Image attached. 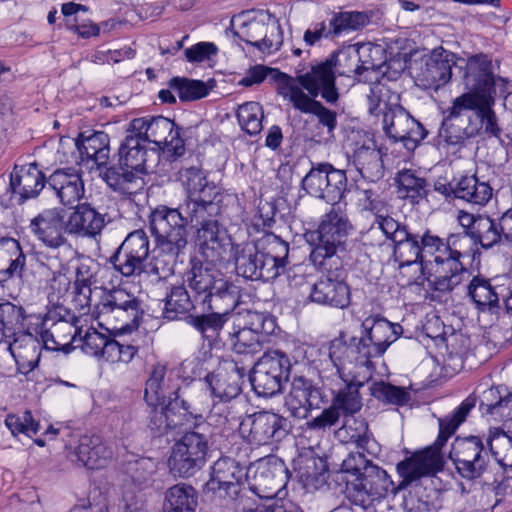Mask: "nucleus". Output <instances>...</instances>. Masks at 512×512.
Segmentation results:
<instances>
[{"mask_svg": "<svg viewBox=\"0 0 512 512\" xmlns=\"http://www.w3.org/2000/svg\"><path fill=\"white\" fill-rule=\"evenodd\" d=\"M25 318V309L22 306L11 302L0 303V330L6 338L14 337V341L9 347L13 356H15V349L23 348L24 353H28L30 350L37 353L40 350V342L31 333L16 337L24 330Z\"/></svg>", "mask_w": 512, "mask_h": 512, "instance_id": "c756f323", "label": "nucleus"}, {"mask_svg": "<svg viewBox=\"0 0 512 512\" xmlns=\"http://www.w3.org/2000/svg\"><path fill=\"white\" fill-rule=\"evenodd\" d=\"M353 230L348 215L338 208H332L320 217L315 229L304 234L310 246L309 260L317 270L326 274L311 286V302L336 309H345L350 305L351 289L341 274Z\"/></svg>", "mask_w": 512, "mask_h": 512, "instance_id": "f03ea898", "label": "nucleus"}, {"mask_svg": "<svg viewBox=\"0 0 512 512\" xmlns=\"http://www.w3.org/2000/svg\"><path fill=\"white\" fill-rule=\"evenodd\" d=\"M336 72L328 58L311 67V70L296 76V81L306 90L310 97L318 95L329 104H335L339 99L336 87Z\"/></svg>", "mask_w": 512, "mask_h": 512, "instance_id": "7c9ffc66", "label": "nucleus"}, {"mask_svg": "<svg viewBox=\"0 0 512 512\" xmlns=\"http://www.w3.org/2000/svg\"><path fill=\"white\" fill-rule=\"evenodd\" d=\"M47 185L64 206L78 203L85 192L82 171L75 167L56 169L48 177Z\"/></svg>", "mask_w": 512, "mask_h": 512, "instance_id": "f704fd0d", "label": "nucleus"}, {"mask_svg": "<svg viewBox=\"0 0 512 512\" xmlns=\"http://www.w3.org/2000/svg\"><path fill=\"white\" fill-rule=\"evenodd\" d=\"M198 506L197 490L187 484H176L164 494L163 512H195Z\"/></svg>", "mask_w": 512, "mask_h": 512, "instance_id": "3c124183", "label": "nucleus"}, {"mask_svg": "<svg viewBox=\"0 0 512 512\" xmlns=\"http://www.w3.org/2000/svg\"><path fill=\"white\" fill-rule=\"evenodd\" d=\"M5 425L14 436L25 434L31 437L36 435L41 429L40 422L33 418L29 410L24 411L21 416L15 414L7 415Z\"/></svg>", "mask_w": 512, "mask_h": 512, "instance_id": "774afa93", "label": "nucleus"}, {"mask_svg": "<svg viewBox=\"0 0 512 512\" xmlns=\"http://www.w3.org/2000/svg\"><path fill=\"white\" fill-rule=\"evenodd\" d=\"M421 477L418 483L413 485L403 499V508L406 512H434L442 506V492L432 487V479Z\"/></svg>", "mask_w": 512, "mask_h": 512, "instance_id": "ea45409f", "label": "nucleus"}, {"mask_svg": "<svg viewBox=\"0 0 512 512\" xmlns=\"http://www.w3.org/2000/svg\"><path fill=\"white\" fill-rule=\"evenodd\" d=\"M328 60L331 62L337 76L351 77L357 76L359 79L364 73L369 71H376L379 64L375 61H361V50L356 49V45L344 46L341 49L333 52Z\"/></svg>", "mask_w": 512, "mask_h": 512, "instance_id": "a19ab883", "label": "nucleus"}, {"mask_svg": "<svg viewBox=\"0 0 512 512\" xmlns=\"http://www.w3.org/2000/svg\"><path fill=\"white\" fill-rule=\"evenodd\" d=\"M261 343L259 335L241 325H234L232 331L226 334L222 342L223 345H228L237 354L257 353L261 350Z\"/></svg>", "mask_w": 512, "mask_h": 512, "instance_id": "4d7b16f0", "label": "nucleus"}, {"mask_svg": "<svg viewBox=\"0 0 512 512\" xmlns=\"http://www.w3.org/2000/svg\"><path fill=\"white\" fill-rule=\"evenodd\" d=\"M276 84L277 93L282 96L284 99H288L293 107L301 111L304 105L311 98L309 95L304 93L303 88L296 85L294 79L290 75L281 72L277 69L273 79L271 80Z\"/></svg>", "mask_w": 512, "mask_h": 512, "instance_id": "13d9d810", "label": "nucleus"}, {"mask_svg": "<svg viewBox=\"0 0 512 512\" xmlns=\"http://www.w3.org/2000/svg\"><path fill=\"white\" fill-rule=\"evenodd\" d=\"M248 472L235 459L220 457L211 467L210 479L204 486V492L237 501L241 497L245 482L248 481Z\"/></svg>", "mask_w": 512, "mask_h": 512, "instance_id": "6ab92c4d", "label": "nucleus"}, {"mask_svg": "<svg viewBox=\"0 0 512 512\" xmlns=\"http://www.w3.org/2000/svg\"><path fill=\"white\" fill-rule=\"evenodd\" d=\"M467 294L476 308L482 312L499 307L498 293L490 280L484 276L477 275L472 278L467 287Z\"/></svg>", "mask_w": 512, "mask_h": 512, "instance_id": "6e6d98bb", "label": "nucleus"}, {"mask_svg": "<svg viewBox=\"0 0 512 512\" xmlns=\"http://www.w3.org/2000/svg\"><path fill=\"white\" fill-rule=\"evenodd\" d=\"M198 304L194 301L193 294L190 295L183 284L171 285L167 288L164 298L162 317L168 321L184 319L188 323V317Z\"/></svg>", "mask_w": 512, "mask_h": 512, "instance_id": "c03bdc74", "label": "nucleus"}, {"mask_svg": "<svg viewBox=\"0 0 512 512\" xmlns=\"http://www.w3.org/2000/svg\"><path fill=\"white\" fill-rule=\"evenodd\" d=\"M349 160L363 179L375 182L384 176V164L380 149L373 138L363 135L353 143Z\"/></svg>", "mask_w": 512, "mask_h": 512, "instance_id": "72a5a7b5", "label": "nucleus"}, {"mask_svg": "<svg viewBox=\"0 0 512 512\" xmlns=\"http://www.w3.org/2000/svg\"><path fill=\"white\" fill-rule=\"evenodd\" d=\"M473 105L472 99L463 93L456 97L451 107L444 112L439 135L448 145H461L465 140L479 136V128L471 124V117L468 118L466 126H463L464 120L461 118V113Z\"/></svg>", "mask_w": 512, "mask_h": 512, "instance_id": "c85d7f7f", "label": "nucleus"}, {"mask_svg": "<svg viewBox=\"0 0 512 512\" xmlns=\"http://www.w3.org/2000/svg\"><path fill=\"white\" fill-rule=\"evenodd\" d=\"M146 155V143L129 127L118 150V163L101 173L103 180L122 195L137 194L144 186Z\"/></svg>", "mask_w": 512, "mask_h": 512, "instance_id": "0eeeda50", "label": "nucleus"}, {"mask_svg": "<svg viewBox=\"0 0 512 512\" xmlns=\"http://www.w3.org/2000/svg\"><path fill=\"white\" fill-rule=\"evenodd\" d=\"M45 174L37 163L15 165L10 174V188L20 196L21 202L35 198L47 184Z\"/></svg>", "mask_w": 512, "mask_h": 512, "instance_id": "4c0bfd02", "label": "nucleus"}, {"mask_svg": "<svg viewBox=\"0 0 512 512\" xmlns=\"http://www.w3.org/2000/svg\"><path fill=\"white\" fill-rule=\"evenodd\" d=\"M26 267V255L18 240L0 238V284L13 278H22Z\"/></svg>", "mask_w": 512, "mask_h": 512, "instance_id": "37998d69", "label": "nucleus"}, {"mask_svg": "<svg viewBox=\"0 0 512 512\" xmlns=\"http://www.w3.org/2000/svg\"><path fill=\"white\" fill-rule=\"evenodd\" d=\"M291 361L280 350L265 352L249 370V380L254 392L263 398H271L284 390L291 374Z\"/></svg>", "mask_w": 512, "mask_h": 512, "instance_id": "f8f14e48", "label": "nucleus"}, {"mask_svg": "<svg viewBox=\"0 0 512 512\" xmlns=\"http://www.w3.org/2000/svg\"><path fill=\"white\" fill-rule=\"evenodd\" d=\"M239 431L251 445L261 446L281 441L289 432L288 420L274 412L260 411L247 415Z\"/></svg>", "mask_w": 512, "mask_h": 512, "instance_id": "412c9836", "label": "nucleus"}, {"mask_svg": "<svg viewBox=\"0 0 512 512\" xmlns=\"http://www.w3.org/2000/svg\"><path fill=\"white\" fill-rule=\"evenodd\" d=\"M329 402L330 395L323 387L305 376L293 377L285 398V406L298 419H307L312 410H323Z\"/></svg>", "mask_w": 512, "mask_h": 512, "instance_id": "4be33fe9", "label": "nucleus"}, {"mask_svg": "<svg viewBox=\"0 0 512 512\" xmlns=\"http://www.w3.org/2000/svg\"><path fill=\"white\" fill-rule=\"evenodd\" d=\"M110 138L104 131L86 130L79 134L76 146L82 161L93 160L98 167L106 165L110 154Z\"/></svg>", "mask_w": 512, "mask_h": 512, "instance_id": "a18cd8bd", "label": "nucleus"}, {"mask_svg": "<svg viewBox=\"0 0 512 512\" xmlns=\"http://www.w3.org/2000/svg\"><path fill=\"white\" fill-rule=\"evenodd\" d=\"M363 341L357 336L344 340L341 335L339 338H335L329 344L328 348V361L334 368L333 375L337 376V379H346L351 377L350 371L346 372L347 365H355L356 367H364L369 372V377L375 365L370 359L369 355L365 350Z\"/></svg>", "mask_w": 512, "mask_h": 512, "instance_id": "5701e85b", "label": "nucleus"}, {"mask_svg": "<svg viewBox=\"0 0 512 512\" xmlns=\"http://www.w3.org/2000/svg\"><path fill=\"white\" fill-rule=\"evenodd\" d=\"M383 129L393 142H402L403 146L414 151L423 141L428 131L402 106L395 105L384 112Z\"/></svg>", "mask_w": 512, "mask_h": 512, "instance_id": "b1692460", "label": "nucleus"}, {"mask_svg": "<svg viewBox=\"0 0 512 512\" xmlns=\"http://www.w3.org/2000/svg\"><path fill=\"white\" fill-rule=\"evenodd\" d=\"M237 119L241 128L249 135H257L262 130L263 109L258 102L250 101L239 106Z\"/></svg>", "mask_w": 512, "mask_h": 512, "instance_id": "e2e57ef3", "label": "nucleus"}, {"mask_svg": "<svg viewBox=\"0 0 512 512\" xmlns=\"http://www.w3.org/2000/svg\"><path fill=\"white\" fill-rule=\"evenodd\" d=\"M463 236H449L446 240L433 234L429 229L422 234L413 233L409 229L393 244V256L399 267L419 263L422 268L433 265V260L441 255L444 249L461 246Z\"/></svg>", "mask_w": 512, "mask_h": 512, "instance_id": "9b49d317", "label": "nucleus"}, {"mask_svg": "<svg viewBox=\"0 0 512 512\" xmlns=\"http://www.w3.org/2000/svg\"><path fill=\"white\" fill-rule=\"evenodd\" d=\"M398 193L411 204H419L430 192L426 178L420 177L415 170L403 169L395 177Z\"/></svg>", "mask_w": 512, "mask_h": 512, "instance_id": "8fccbe9b", "label": "nucleus"}, {"mask_svg": "<svg viewBox=\"0 0 512 512\" xmlns=\"http://www.w3.org/2000/svg\"><path fill=\"white\" fill-rule=\"evenodd\" d=\"M168 401L172 402L173 409H182L188 413L189 417H194L195 426H192L190 430H199L202 426H212L203 415L202 408L194 405L186 396L185 392H182L180 387H176L175 390L168 396Z\"/></svg>", "mask_w": 512, "mask_h": 512, "instance_id": "69168bd1", "label": "nucleus"}, {"mask_svg": "<svg viewBox=\"0 0 512 512\" xmlns=\"http://www.w3.org/2000/svg\"><path fill=\"white\" fill-rule=\"evenodd\" d=\"M248 371L242 361L218 359L217 367L204 376L213 400L210 417L219 416L223 423L235 418L232 401L242 393Z\"/></svg>", "mask_w": 512, "mask_h": 512, "instance_id": "6e6552de", "label": "nucleus"}, {"mask_svg": "<svg viewBox=\"0 0 512 512\" xmlns=\"http://www.w3.org/2000/svg\"><path fill=\"white\" fill-rule=\"evenodd\" d=\"M295 471L300 482L307 490H317L327 482L326 461L314 455H301L295 462Z\"/></svg>", "mask_w": 512, "mask_h": 512, "instance_id": "09e8293b", "label": "nucleus"}, {"mask_svg": "<svg viewBox=\"0 0 512 512\" xmlns=\"http://www.w3.org/2000/svg\"><path fill=\"white\" fill-rule=\"evenodd\" d=\"M150 241L144 230L130 232L110 256L109 262L124 277L139 276L145 270Z\"/></svg>", "mask_w": 512, "mask_h": 512, "instance_id": "aec40b11", "label": "nucleus"}, {"mask_svg": "<svg viewBox=\"0 0 512 512\" xmlns=\"http://www.w3.org/2000/svg\"><path fill=\"white\" fill-rule=\"evenodd\" d=\"M301 187L307 194L331 203L328 213L332 208H338L347 215L339 205L347 189L345 170L336 169L330 163H319L305 175L301 181Z\"/></svg>", "mask_w": 512, "mask_h": 512, "instance_id": "2eb2a0df", "label": "nucleus"}, {"mask_svg": "<svg viewBox=\"0 0 512 512\" xmlns=\"http://www.w3.org/2000/svg\"><path fill=\"white\" fill-rule=\"evenodd\" d=\"M199 428L185 431L171 448L168 467L175 477L194 476L207 462L213 427L204 425Z\"/></svg>", "mask_w": 512, "mask_h": 512, "instance_id": "9d476101", "label": "nucleus"}, {"mask_svg": "<svg viewBox=\"0 0 512 512\" xmlns=\"http://www.w3.org/2000/svg\"><path fill=\"white\" fill-rule=\"evenodd\" d=\"M476 403L477 397L470 394L450 415L438 419L439 433L434 443L397 464L396 470L402 479L398 485L394 484L386 470L367 459L363 452H350L341 464L347 499L351 504L367 510L374 502L381 501L389 494L395 495L421 477L442 471L444 458L441 449L466 421Z\"/></svg>", "mask_w": 512, "mask_h": 512, "instance_id": "f257e3e1", "label": "nucleus"}, {"mask_svg": "<svg viewBox=\"0 0 512 512\" xmlns=\"http://www.w3.org/2000/svg\"><path fill=\"white\" fill-rule=\"evenodd\" d=\"M93 314L97 319L112 317L121 322L124 332L136 330L144 315L142 301L124 289H113L103 294L96 304Z\"/></svg>", "mask_w": 512, "mask_h": 512, "instance_id": "f3484780", "label": "nucleus"}, {"mask_svg": "<svg viewBox=\"0 0 512 512\" xmlns=\"http://www.w3.org/2000/svg\"><path fill=\"white\" fill-rule=\"evenodd\" d=\"M290 472L284 461L270 455L259 459L255 464L254 474L249 480V488L259 498L273 499L286 486Z\"/></svg>", "mask_w": 512, "mask_h": 512, "instance_id": "393cba45", "label": "nucleus"}, {"mask_svg": "<svg viewBox=\"0 0 512 512\" xmlns=\"http://www.w3.org/2000/svg\"><path fill=\"white\" fill-rule=\"evenodd\" d=\"M112 448L98 435H84L70 453L71 461L88 469H101L112 459Z\"/></svg>", "mask_w": 512, "mask_h": 512, "instance_id": "c9c22d12", "label": "nucleus"}, {"mask_svg": "<svg viewBox=\"0 0 512 512\" xmlns=\"http://www.w3.org/2000/svg\"><path fill=\"white\" fill-rule=\"evenodd\" d=\"M369 22V16L365 12L345 11L333 13L329 19V26L336 38L345 32L359 30Z\"/></svg>", "mask_w": 512, "mask_h": 512, "instance_id": "bf43d9fd", "label": "nucleus"}, {"mask_svg": "<svg viewBox=\"0 0 512 512\" xmlns=\"http://www.w3.org/2000/svg\"><path fill=\"white\" fill-rule=\"evenodd\" d=\"M131 131L142 137L145 143H154L170 156L178 158L185 153V131L164 116L136 118L130 123Z\"/></svg>", "mask_w": 512, "mask_h": 512, "instance_id": "4468645a", "label": "nucleus"}, {"mask_svg": "<svg viewBox=\"0 0 512 512\" xmlns=\"http://www.w3.org/2000/svg\"><path fill=\"white\" fill-rule=\"evenodd\" d=\"M216 207L207 208L193 201H183L177 207L158 205L149 215V230L156 245L185 250L188 244V227L195 228L199 252L212 261L224 253L219 239V220L213 218Z\"/></svg>", "mask_w": 512, "mask_h": 512, "instance_id": "7ed1b4c3", "label": "nucleus"}, {"mask_svg": "<svg viewBox=\"0 0 512 512\" xmlns=\"http://www.w3.org/2000/svg\"><path fill=\"white\" fill-rule=\"evenodd\" d=\"M489 452L480 436H457L452 442L449 458L461 478L473 481L481 478L487 471Z\"/></svg>", "mask_w": 512, "mask_h": 512, "instance_id": "dca6fc26", "label": "nucleus"}, {"mask_svg": "<svg viewBox=\"0 0 512 512\" xmlns=\"http://www.w3.org/2000/svg\"><path fill=\"white\" fill-rule=\"evenodd\" d=\"M30 232L45 247L59 249L69 245L67 212L60 207L46 208L31 219Z\"/></svg>", "mask_w": 512, "mask_h": 512, "instance_id": "a878e982", "label": "nucleus"}, {"mask_svg": "<svg viewBox=\"0 0 512 512\" xmlns=\"http://www.w3.org/2000/svg\"><path fill=\"white\" fill-rule=\"evenodd\" d=\"M403 327L392 323L380 314L369 315L361 324V335L370 359L385 354L387 349L402 335Z\"/></svg>", "mask_w": 512, "mask_h": 512, "instance_id": "bb28decb", "label": "nucleus"}, {"mask_svg": "<svg viewBox=\"0 0 512 512\" xmlns=\"http://www.w3.org/2000/svg\"><path fill=\"white\" fill-rule=\"evenodd\" d=\"M369 378L368 376L360 379L353 375L346 379H338L336 388L331 389L329 406H325L318 416L307 422L308 428L325 430L337 425L343 418V427L350 432L349 441L363 451L372 453L375 440L367 421L363 418H353L363 407L360 389Z\"/></svg>", "mask_w": 512, "mask_h": 512, "instance_id": "20e7f679", "label": "nucleus"}, {"mask_svg": "<svg viewBox=\"0 0 512 512\" xmlns=\"http://www.w3.org/2000/svg\"><path fill=\"white\" fill-rule=\"evenodd\" d=\"M155 254L148 263H145L143 273L153 275L159 279H166L174 274V267L178 257L184 250L165 245H156Z\"/></svg>", "mask_w": 512, "mask_h": 512, "instance_id": "864d4df0", "label": "nucleus"}, {"mask_svg": "<svg viewBox=\"0 0 512 512\" xmlns=\"http://www.w3.org/2000/svg\"><path fill=\"white\" fill-rule=\"evenodd\" d=\"M174 381L177 382V379L174 378L172 372L167 373L165 365H154L146 381L144 393L146 402L151 406L164 404L172 391L179 387L177 383L173 384Z\"/></svg>", "mask_w": 512, "mask_h": 512, "instance_id": "49530a36", "label": "nucleus"}, {"mask_svg": "<svg viewBox=\"0 0 512 512\" xmlns=\"http://www.w3.org/2000/svg\"><path fill=\"white\" fill-rule=\"evenodd\" d=\"M456 60V55L443 47L433 49L421 67V80L435 89L446 85L452 78V68L456 65Z\"/></svg>", "mask_w": 512, "mask_h": 512, "instance_id": "e433bc0d", "label": "nucleus"}, {"mask_svg": "<svg viewBox=\"0 0 512 512\" xmlns=\"http://www.w3.org/2000/svg\"><path fill=\"white\" fill-rule=\"evenodd\" d=\"M69 235L94 238L106 226V214L100 213L90 203H78L67 216Z\"/></svg>", "mask_w": 512, "mask_h": 512, "instance_id": "58836bf2", "label": "nucleus"}, {"mask_svg": "<svg viewBox=\"0 0 512 512\" xmlns=\"http://www.w3.org/2000/svg\"><path fill=\"white\" fill-rule=\"evenodd\" d=\"M443 251L441 255L433 260L434 271L438 276L429 283L435 291L449 292L461 283L462 276L467 273V270L460 261V258L464 255L461 246L451 245Z\"/></svg>", "mask_w": 512, "mask_h": 512, "instance_id": "2f4dec72", "label": "nucleus"}, {"mask_svg": "<svg viewBox=\"0 0 512 512\" xmlns=\"http://www.w3.org/2000/svg\"><path fill=\"white\" fill-rule=\"evenodd\" d=\"M219 239L222 240L224 253L221 258L212 261L204 257V260L199 257H191L189 261V268L185 273L184 282L190 288L194 301L197 304L211 303L215 304L223 302L225 298L240 296L239 287L232 281L228 280L223 274L217 270L214 265L225 260L228 247L232 244L231 239L225 234H219Z\"/></svg>", "mask_w": 512, "mask_h": 512, "instance_id": "423d86ee", "label": "nucleus"}, {"mask_svg": "<svg viewBox=\"0 0 512 512\" xmlns=\"http://www.w3.org/2000/svg\"><path fill=\"white\" fill-rule=\"evenodd\" d=\"M80 318L63 306L49 310L43 319L40 338L43 348L69 354L76 348L80 336Z\"/></svg>", "mask_w": 512, "mask_h": 512, "instance_id": "ddd939ff", "label": "nucleus"}, {"mask_svg": "<svg viewBox=\"0 0 512 512\" xmlns=\"http://www.w3.org/2000/svg\"><path fill=\"white\" fill-rule=\"evenodd\" d=\"M241 326L259 336H268L274 333L277 324L275 318L268 313L247 310L243 314V325Z\"/></svg>", "mask_w": 512, "mask_h": 512, "instance_id": "338daca9", "label": "nucleus"}, {"mask_svg": "<svg viewBox=\"0 0 512 512\" xmlns=\"http://www.w3.org/2000/svg\"><path fill=\"white\" fill-rule=\"evenodd\" d=\"M456 199L464 201L472 207L486 206L493 196L490 183L481 180L476 173L456 176Z\"/></svg>", "mask_w": 512, "mask_h": 512, "instance_id": "79ce46f5", "label": "nucleus"}, {"mask_svg": "<svg viewBox=\"0 0 512 512\" xmlns=\"http://www.w3.org/2000/svg\"><path fill=\"white\" fill-rule=\"evenodd\" d=\"M168 87L178 93L182 102L202 99L209 94L210 88L202 80L175 76L168 82Z\"/></svg>", "mask_w": 512, "mask_h": 512, "instance_id": "052dcab7", "label": "nucleus"}, {"mask_svg": "<svg viewBox=\"0 0 512 512\" xmlns=\"http://www.w3.org/2000/svg\"><path fill=\"white\" fill-rule=\"evenodd\" d=\"M179 178L186 186L187 197L184 201H193L207 208L208 205L216 207L213 218L218 219L221 213V194L219 188L211 182H208L204 171L199 165L181 166Z\"/></svg>", "mask_w": 512, "mask_h": 512, "instance_id": "cd10ccee", "label": "nucleus"}, {"mask_svg": "<svg viewBox=\"0 0 512 512\" xmlns=\"http://www.w3.org/2000/svg\"><path fill=\"white\" fill-rule=\"evenodd\" d=\"M489 451L498 459L504 473H512V434L500 428L489 429L486 438Z\"/></svg>", "mask_w": 512, "mask_h": 512, "instance_id": "5fc2aeb1", "label": "nucleus"}, {"mask_svg": "<svg viewBox=\"0 0 512 512\" xmlns=\"http://www.w3.org/2000/svg\"><path fill=\"white\" fill-rule=\"evenodd\" d=\"M261 248L264 282L274 281L286 272L289 264V243L274 233H268L259 239Z\"/></svg>", "mask_w": 512, "mask_h": 512, "instance_id": "473e14b6", "label": "nucleus"}, {"mask_svg": "<svg viewBox=\"0 0 512 512\" xmlns=\"http://www.w3.org/2000/svg\"><path fill=\"white\" fill-rule=\"evenodd\" d=\"M370 394L384 404L404 406L411 400V394L404 387L384 381H376L369 388Z\"/></svg>", "mask_w": 512, "mask_h": 512, "instance_id": "680f3d73", "label": "nucleus"}, {"mask_svg": "<svg viewBox=\"0 0 512 512\" xmlns=\"http://www.w3.org/2000/svg\"><path fill=\"white\" fill-rule=\"evenodd\" d=\"M500 218H493L487 213L479 214L478 223L471 231L474 245H480L484 250L492 249L495 246H504V237L500 231Z\"/></svg>", "mask_w": 512, "mask_h": 512, "instance_id": "603ef678", "label": "nucleus"}, {"mask_svg": "<svg viewBox=\"0 0 512 512\" xmlns=\"http://www.w3.org/2000/svg\"><path fill=\"white\" fill-rule=\"evenodd\" d=\"M223 302L198 304L201 313L188 317V325L194 328L209 343L223 342L222 331L229 322L232 313L240 303V296L225 298Z\"/></svg>", "mask_w": 512, "mask_h": 512, "instance_id": "a211bd4d", "label": "nucleus"}, {"mask_svg": "<svg viewBox=\"0 0 512 512\" xmlns=\"http://www.w3.org/2000/svg\"><path fill=\"white\" fill-rule=\"evenodd\" d=\"M259 239L255 243L238 244L235 246V268L239 276L251 281L261 280L264 282L262 270L261 248Z\"/></svg>", "mask_w": 512, "mask_h": 512, "instance_id": "de8ad7c7", "label": "nucleus"}, {"mask_svg": "<svg viewBox=\"0 0 512 512\" xmlns=\"http://www.w3.org/2000/svg\"><path fill=\"white\" fill-rule=\"evenodd\" d=\"M250 11L234 15L226 34L257 48L261 52L277 50L282 44V28L279 20L267 10H260L250 16Z\"/></svg>", "mask_w": 512, "mask_h": 512, "instance_id": "1a4fd4ad", "label": "nucleus"}, {"mask_svg": "<svg viewBox=\"0 0 512 512\" xmlns=\"http://www.w3.org/2000/svg\"><path fill=\"white\" fill-rule=\"evenodd\" d=\"M300 112L315 115L318 119V124L326 128L328 137H334L338 125L337 113L335 111L325 107L320 101L311 97Z\"/></svg>", "mask_w": 512, "mask_h": 512, "instance_id": "0e129e2a", "label": "nucleus"}, {"mask_svg": "<svg viewBox=\"0 0 512 512\" xmlns=\"http://www.w3.org/2000/svg\"><path fill=\"white\" fill-rule=\"evenodd\" d=\"M466 97L474 103L468 110L474 111L475 120L471 117V124L479 128L488 136L500 138L502 129L498 124V117L493 109L495 104V80L492 72V62L486 54L480 53L468 58L464 74Z\"/></svg>", "mask_w": 512, "mask_h": 512, "instance_id": "39448f33", "label": "nucleus"}]
</instances>
